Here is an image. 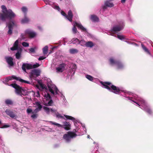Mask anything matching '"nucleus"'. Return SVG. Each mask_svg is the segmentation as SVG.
Returning <instances> with one entry per match:
<instances>
[{
    "instance_id": "obj_29",
    "label": "nucleus",
    "mask_w": 153,
    "mask_h": 153,
    "mask_svg": "<svg viewBox=\"0 0 153 153\" xmlns=\"http://www.w3.org/2000/svg\"><path fill=\"white\" fill-rule=\"evenodd\" d=\"M79 40L77 38H74L71 40V43L73 44L78 45L79 44Z\"/></svg>"
},
{
    "instance_id": "obj_19",
    "label": "nucleus",
    "mask_w": 153,
    "mask_h": 153,
    "mask_svg": "<svg viewBox=\"0 0 153 153\" xmlns=\"http://www.w3.org/2000/svg\"><path fill=\"white\" fill-rule=\"evenodd\" d=\"M26 68L27 69L32 68V65L29 64L23 63L22 65V69L24 72H26Z\"/></svg>"
},
{
    "instance_id": "obj_43",
    "label": "nucleus",
    "mask_w": 153,
    "mask_h": 153,
    "mask_svg": "<svg viewBox=\"0 0 153 153\" xmlns=\"http://www.w3.org/2000/svg\"><path fill=\"white\" fill-rule=\"evenodd\" d=\"M22 45L25 47H28L29 45V44L26 42H23L22 43Z\"/></svg>"
},
{
    "instance_id": "obj_25",
    "label": "nucleus",
    "mask_w": 153,
    "mask_h": 153,
    "mask_svg": "<svg viewBox=\"0 0 153 153\" xmlns=\"http://www.w3.org/2000/svg\"><path fill=\"white\" fill-rule=\"evenodd\" d=\"M90 19L93 21L97 22L99 21L98 17L95 15H91L90 17Z\"/></svg>"
},
{
    "instance_id": "obj_51",
    "label": "nucleus",
    "mask_w": 153,
    "mask_h": 153,
    "mask_svg": "<svg viewBox=\"0 0 153 153\" xmlns=\"http://www.w3.org/2000/svg\"><path fill=\"white\" fill-rule=\"evenodd\" d=\"M126 0H121V2L122 3H124L125 2Z\"/></svg>"
},
{
    "instance_id": "obj_13",
    "label": "nucleus",
    "mask_w": 153,
    "mask_h": 153,
    "mask_svg": "<svg viewBox=\"0 0 153 153\" xmlns=\"http://www.w3.org/2000/svg\"><path fill=\"white\" fill-rule=\"evenodd\" d=\"M124 26L123 22H122L119 25L114 26L111 29V31L116 32L117 31H120L123 28Z\"/></svg>"
},
{
    "instance_id": "obj_42",
    "label": "nucleus",
    "mask_w": 153,
    "mask_h": 153,
    "mask_svg": "<svg viewBox=\"0 0 153 153\" xmlns=\"http://www.w3.org/2000/svg\"><path fill=\"white\" fill-rule=\"evenodd\" d=\"M22 12L24 13H25L27 11V8L25 7H22Z\"/></svg>"
},
{
    "instance_id": "obj_39",
    "label": "nucleus",
    "mask_w": 153,
    "mask_h": 153,
    "mask_svg": "<svg viewBox=\"0 0 153 153\" xmlns=\"http://www.w3.org/2000/svg\"><path fill=\"white\" fill-rule=\"evenodd\" d=\"M32 114H32L31 116V117L32 119H36L37 118V116H38V114H36V113H32Z\"/></svg>"
},
{
    "instance_id": "obj_8",
    "label": "nucleus",
    "mask_w": 153,
    "mask_h": 153,
    "mask_svg": "<svg viewBox=\"0 0 153 153\" xmlns=\"http://www.w3.org/2000/svg\"><path fill=\"white\" fill-rule=\"evenodd\" d=\"M49 123L51 124L57 126L58 127H61L64 128L65 130H69L70 128V125L69 122L65 121L63 123V125H61L53 121H50Z\"/></svg>"
},
{
    "instance_id": "obj_6",
    "label": "nucleus",
    "mask_w": 153,
    "mask_h": 153,
    "mask_svg": "<svg viewBox=\"0 0 153 153\" xmlns=\"http://www.w3.org/2000/svg\"><path fill=\"white\" fill-rule=\"evenodd\" d=\"M43 109L48 114H49L51 113L54 116H56L57 118H63V116L59 113L56 110L50 108L46 106L43 107Z\"/></svg>"
},
{
    "instance_id": "obj_16",
    "label": "nucleus",
    "mask_w": 153,
    "mask_h": 153,
    "mask_svg": "<svg viewBox=\"0 0 153 153\" xmlns=\"http://www.w3.org/2000/svg\"><path fill=\"white\" fill-rule=\"evenodd\" d=\"M34 104L35 105V107H37V108L33 111V113H37L40 111L42 108V106L39 102H36Z\"/></svg>"
},
{
    "instance_id": "obj_35",
    "label": "nucleus",
    "mask_w": 153,
    "mask_h": 153,
    "mask_svg": "<svg viewBox=\"0 0 153 153\" xmlns=\"http://www.w3.org/2000/svg\"><path fill=\"white\" fill-rule=\"evenodd\" d=\"M29 20L28 18L25 17L24 19H22L21 22L22 23H27Z\"/></svg>"
},
{
    "instance_id": "obj_23",
    "label": "nucleus",
    "mask_w": 153,
    "mask_h": 153,
    "mask_svg": "<svg viewBox=\"0 0 153 153\" xmlns=\"http://www.w3.org/2000/svg\"><path fill=\"white\" fill-rule=\"evenodd\" d=\"M19 42L18 40H16L13 44V46L10 48L12 51L17 50L18 49Z\"/></svg>"
},
{
    "instance_id": "obj_1",
    "label": "nucleus",
    "mask_w": 153,
    "mask_h": 153,
    "mask_svg": "<svg viewBox=\"0 0 153 153\" xmlns=\"http://www.w3.org/2000/svg\"><path fill=\"white\" fill-rule=\"evenodd\" d=\"M64 116L67 119L73 121L76 127V129H74L72 131H69L67 134L64 135L63 138L65 142L69 143L72 138L75 137L77 136L76 133L78 132L81 134H83L86 133V129L85 126L80 123L78 120L68 115H64Z\"/></svg>"
},
{
    "instance_id": "obj_7",
    "label": "nucleus",
    "mask_w": 153,
    "mask_h": 153,
    "mask_svg": "<svg viewBox=\"0 0 153 153\" xmlns=\"http://www.w3.org/2000/svg\"><path fill=\"white\" fill-rule=\"evenodd\" d=\"M109 62L111 65L116 66L118 69H122L124 67L123 65L120 62L116 60L113 57L110 58Z\"/></svg>"
},
{
    "instance_id": "obj_21",
    "label": "nucleus",
    "mask_w": 153,
    "mask_h": 153,
    "mask_svg": "<svg viewBox=\"0 0 153 153\" xmlns=\"http://www.w3.org/2000/svg\"><path fill=\"white\" fill-rule=\"evenodd\" d=\"M41 73V71L39 69H35L32 71V73L30 74V77L31 78H33V75H36V76H38L40 75Z\"/></svg>"
},
{
    "instance_id": "obj_33",
    "label": "nucleus",
    "mask_w": 153,
    "mask_h": 153,
    "mask_svg": "<svg viewBox=\"0 0 153 153\" xmlns=\"http://www.w3.org/2000/svg\"><path fill=\"white\" fill-rule=\"evenodd\" d=\"M5 103L7 105H11L13 104V101L9 99L6 100L5 101Z\"/></svg>"
},
{
    "instance_id": "obj_10",
    "label": "nucleus",
    "mask_w": 153,
    "mask_h": 153,
    "mask_svg": "<svg viewBox=\"0 0 153 153\" xmlns=\"http://www.w3.org/2000/svg\"><path fill=\"white\" fill-rule=\"evenodd\" d=\"M74 26L72 28V31L74 33H75L77 31V30L76 28L75 25H76L78 28L80 29L82 31L84 32H87L86 29L80 23H78L76 22H74L73 24Z\"/></svg>"
},
{
    "instance_id": "obj_11",
    "label": "nucleus",
    "mask_w": 153,
    "mask_h": 153,
    "mask_svg": "<svg viewBox=\"0 0 153 153\" xmlns=\"http://www.w3.org/2000/svg\"><path fill=\"white\" fill-rule=\"evenodd\" d=\"M61 13L62 16H64L69 21L71 22L72 21L73 15L71 10H70L68 11L67 15L63 11H61Z\"/></svg>"
},
{
    "instance_id": "obj_20",
    "label": "nucleus",
    "mask_w": 153,
    "mask_h": 153,
    "mask_svg": "<svg viewBox=\"0 0 153 153\" xmlns=\"http://www.w3.org/2000/svg\"><path fill=\"white\" fill-rule=\"evenodd\" d=\"M14 76V75L12 76H9L7 78L4 79H2V81L3 82V83H5V84H7L8 85L10 86V85H8L7 83L9 82L10 80H11L12 79H15V78H14L13 76Z\"/></svg>"
},
{
    "instance_id": "obj_41",
    "label": "nucleus",
    "mask_w": 153,
    "mask_h": 153,
    "mask_svg": "<svg viewBox=\"0 0 153 153\" xmlns=\"http://www.w3.org/2000/svg\"><path fill=\"white\" fill-rule=\"evenodd\" d=\"M40 65L38 63H36V64H33V65H32V68H37Z\"/></svg>"
},
{
    "instance_id": "obj_24",
    "label": "nucleus",
    "mask_w": 153,
    "mask_h": 153,
    "mask_svg": "<svg viewBox=\"0 0 153 153\" xmlns=\"http://www.w3.org/2000/svg\"><path fill=\"white\" fill-rule=\"evenodd\" d=\"M13 77L15 78V79L17 80H19V81L22 82H23L29 84H31V83L29 82L22 79L19 77H17L16 76H13Z\"/></svg>"
},
{
    "instance_id": "obj_15",
    "label": "nucleus",
    "mask_w": 153,
    "mask_h": 153,
    "mask_svg": "<svg viewBox=\"0 0 153 153\" xmlns=\"http://www.w3.org/2000/svg\"><path fill=\"white\" fill-rule=\"evenodd\" d=\"M5 59L9 67L13 66V59L11 57L6 56L5 57Z\"/></svg>"
},
{
    "instance_id": "obj_46",
    "label": "nucleus",
    "mask_w": 153,
    "mask_h": 153,
    "mask_svg": "<svg viewBox=\"0 0 153 153\" xmlns=\"http://www.w3.org/2000/svg\"><path fill=\"white\" fill-rule=\"evenodd\" d=\"M46 58V57H44L43 56H41L39 57V58L38 59V60H41L44 59Z\"/></svg>"
},
{
    "instance_id": "obj_44",
    "label": "nucleus",
    "mask_w": 153,
    "mask_h": 153,
    "mask_svg": "<svg viewBox=\"0 0 153 153\" xmlns=\"http://www.w3.org/2000/svg\"><path fill=\"white\" fill-rule=\"evenodd\" d=\"M117 38L120 40H122L124 39V37L123 35H117Z\"/></svg>"
},
{
    "instance_id": "obj_17",
    "label": "nucleus",
    "mask_w": 153,
    "mask_h": 153,
    "mask_svg": "<svg viewBox=\"0 0 153 153\" xmlns=\"http://www.w3.org/2000/svg\"><path fill=\"white\" fill-rule=\"evenodd\" d=\"M114 5L112 2L108 1H105L104 5H102V7L103 9H106L107 7H113Z\"/></svg>"
},
{
    "instance_id": "obj_9",
    "label": "nucleus",
    "mask_w": 153,
    "mask_h": 153,
    "mask_svg": "<svg viewBox=\"0 0 153 153\" xmlns=\"http://www.w3.org/2000/svg\"><path fill=\"white\" fill-rule=\"evenodd\" d=\"M47 86L49 91L53 94L56 95L58 94L59 90L56 86L51 82L48 83Z\"/></svg>"
},
{
    "instance_id": "obj_48",
    "label": "nucleus",
    "mask_w": 153,
    "mask_h": 153,
    "mask_svg": "<svg viewBox=\"0 0 153 153\" xmlns=\"http://www.w3.org/2000/svg\"><path fill=\"white\" fill-rule=\"evenodd\" d=\"M9 126H10L8 125H4L1 127V128H7L9 127Z\"/></svg>"
},
{
    "instance_id": "obj_32",
    "label": "nucleus",
    "mask_w": 153,
    "mask_h": 153,
    "mask_svg": "<svg viewBox=\"0 0 153 153\" xmlns=\"http://www.w3.org/2000/svg\"><path fill=\"white\" fill-rule=\"evenodd\" d=\"M44 97L47 100H49L51 98L49 94L47 93L44 94Z\"/></svg>"
},
{
    "instance_id": "obj_31",
    "label": "nucleus",
    "mask_w": 153,
    "mask_h": 153,
    "mask_svg": "<svg viewBox=\"0 0 153 153\" xmlns=\"http://www.w3.org/2000/svg\"><path fill=\"white\" fill-rule=\"evenodd\" d=\"M48 47L47 46H45L42 49L43 52L44 54H46L48 51Z\"/></svg>"
},
{
    "instance_id": "obj_54",
    "label": "nucleus",
    "mask_w": 153,
    "mask_h": 153,
    "mask_svg": "<svg viewBox=\"0 0 153 153\" xmlns=\"http://www.w3.org/2000/svg\"><path fill=\"white\" fill-rule=\"evenodd\" d=\"M96 147L97 149H98V145L97 144H96Z\"/></svg>"
},
{
    "instance_id": "obj_30",
    "label": "nucleus",
    "mask_w": 153,
    "mask_h": 153,
    "mask_svg": "<svg viewBox=\"0 0 153 153\" xmlns=\"http://www.w3.org/2000/svg\"><path fill=\"white\" fill-rule=\"evenodd\" d=\"M69 52L71 53L74 54L77 53L78 51L76 49L72 48L70 50Z\"/></svg>"
},
{
    "instance_id": "obj_53",
    "label": "nucleus",
    "mask_w": 153,
    "mask_h": 153,
    "mask_svg": "<svg viewBox=\"0 0 153 153\" xmlns=\"http://www.w3.org/2000/svg\"><path fill=\"white\" fill-rule=\"evenodd\" d=\"M108 34L109 35H111L113 36V33H111L110 32H109V33H108Z\"/></svg>"
},
{
    "instance_id": "obj_3",
    "label": "nucleus",
    "mask_w": 153,
    "mask_h": 153,
    "mask_svg": "<svg viewBox=\"0 0 153 153\" xmlns=\"http://www.w3.org/2000/svg\"><path fill=\"white\" fill-rule=\"evenodd\" d=\"M1 8L2 11L4 13V14H3L0 13V19L2 21H4L8 18L11 19L15 16V14L12 12V10L10 9L7 10L5 6L4 5H2Z\"/></svg>"
},
{
    "instance_id": "obj_49",
    "label": "nucleus",
    "mask_w": 153,
    "mask_h": 153,
    "mask_svg": "<svg viewBox=\"0 0 153 153\" xmlns=\"http://www.w3.org/2000/svg\"><path fill=\"white\" fill-rule=\"evenodd\" d=\"M36 96L37 97H40V94L39 91H37L36 93Z\"/></svg>"
},
{
    "instance_id": "obj_45",
    "label": "nucleus",
    "mask_w": 153,
    "mask_h": 153,
    "mask_svg": "<svg viewBox=\"0 0 153 153\" xmlns=\"http://www.w3.org/2000/svg\"><path fill=\"white\" fill-rule=\"evenodd\" d=\"M53 103V101L52 100H50L48 102L47 105L51 106Z\"/></svg>"
},
{
    "instance_id": "obj_47",
    "label": "nucleus",
    "mask_w": 153,
    "mask_h": 153,
    "mask_svg": "<svg viewBox=\"0 0 153 153\" xmlns=\"http://www.w3.org/2000/svg\"><path fill=\"white\" fill-rule=\"evenodd\" d=\"M30 51L31 53H34L35 51V48H32L30 49Z\"/></svg>"
},
{
    "instance_id": "obj_40",
    "label": "nucleus",
    "mask_w": 153,
    "mask_h": 153,
    "mask_svg": "<svg viewBox=\"0 0 153 153\" xmlns=\"http://www.w3.org/2000/svg\"><path fill=\"white\" fill-rule=\"evenodd\" d=\"M33 110L31 108H27V113L28 114H29L30 113H33Z\"/></svg>"
},
{
    "instance_id": "obj_38",
    "label": "nucleus",
    "mask_w": 153,
    "mask_h": 153,
    "mask_svg": "<svg viewBox=\"0 0 153 153\" xmlns=\"http://www.w3.org/2000/svg\"><path fill=\"white\" fill-rule=\"evenodd\" d=\"M86 42L83 40H81L80 41H79V44L81 46H84L86 45Z\"/></svg>"
},
{
    "instance_id": "obj_37",
    "label": "nucleus",
    "mask_w": 153,
    "mask_h": 153,
    "mask_svg": "<svg viewBox=\"0 0 153 153\" xmlns=\"http://www.w3.org/2000/svg\"><path fill=\"white\" fill-rule=\"evenodd\" d=\"M89 80L91 81H92L93 80L94 78L91 76L87 75L85 76Z\"/></svg>"
},
{
    "instance_id": "obj_52",
    "label": "nucleus",
    "mask_w": 153,
    "mask_h": 153,
    "mask_svg": "<svg viewBox=\"0 0 153 153\" xmlns=\"http://www.w3.org/2000/svg\"><path fill=\"white\" fill-rule=\"evenodd\" d=\"M39 84L40 85V86L42 87V88H43V84L41 83H39Z\"/></svg>"
},
{
    "instance_id": "obj_2",
    "label": "nucleus",
    "mask_w": 153,
    "mask_h": 153,
    "mask_svg": "<svg viewBox=\"0 0 153 153\" xmlns=\"http://www.w3.org/2000/svg\"><path fill=\"white\" fill-rule=\"evenodd\" d=\"M101 83L104 88L107 89L110 91L116 94H120L122 96L128 98V100H131V97L128 96L130 94L129 92L120 89L118 87L112 85L109 82H101Z\"/></svg>"
},
{
    "instance_id": "obj_55",
    "label": "nucleus",
    "mask_w": 153,
    "mask_h": 153,
    "mask_svg": "<svg viewBox=\"0 0 153 153\" xmlns=\"http://www.w3.org/2000/svg\"><path fill=\"white\" fill-rule=\"evenodd\" d=\"M55 48H56V47H53V48H52V50L54 49Z\"/></svg>"
},
{
    "instance_id": "obj_12",
    "label": "nucleus",
    "mask_w": 153,
    "mask_h": 153,
    "mask_svg": "<svg viewBox=\"0 0 153 153\" xmlns=\"http://www.w3.org/2000/svg\"><path fill=\"white\" fill-rule=\"evenodd\" d=\"M16 26V24L13 21H10L7 23V26L8 29V30L7 32L8 34L9 35L11 34L12 33L13 28Z\"/></svg>"
},
{
    "instance_id": "obj_34",
    "label": "nucleus",
    "mask_w": 153,
    "mask_h": 153,
    "mask_svg": "<svg viewBox=\"0 0 153 153\" xmlns=\"http://www.w3.org/2000/svg\"><path fill=\"white\" fill-rule=\"evenodd\" d=\"M21 51H19L16 54V58L17 59H19L21 56Z\"/></svg>"
},
{
    "instance_id": "obj_4",
    "label": "nucleus",
    "mask_w": 153,
    "mask_h": 153,
    "mask_svg": "<svg viewBox=\"0 0 153 153\" xmlns=\"http://www.w3.org/2000/svg\"><path fill=\"white\" fill-rule=\"evenodd\" d=\"M135 99L138 101L137 102L134 101L133 100L132 101L136 103L140 107V108L146 111L149 114H151L152 113V111L149 106L143 99L138 97L136 98H135Z\"/></svg>"
},
{
    "instance_id": "obj_22",
    "label": "nucleus",
    "mask_w": 153,
    "mask_h": 153,
    "mask_svg": "<svg viewBox=\"0 0 153 153\" xmlns=\"http://www.w3.org/2000/svg\"><path fill=\"white\" fill-rule=\"evenodd\" d=\"M6 114L9 116L11 118H13L15 117L16 115L14 114L13 111L9 109H7L5 111Z\"/></svg>"
},
{
    "instance_id": "obj_5",
    "label": "nucleus",
    "mask_w": 153,
    "mask_h": 153,
    "mask_svg": "<svg viewBox=\"0 0 153 153\" xmlns=\"http://www.w3.org/2000/svg\"><path fill=\"white\" fill-rule=\"evenodd\" d=\"M10 85L15 89V92L17 95L21 96L27 95V90L17 84L13 83Z\"/></svg>"
},
{
    "instance_id": "obj_27",
    "label": "nucleus",
    "mask_w": 153,
    "mask_h": 153,
    "mask_svg": "<svg viewBox=\"0 0 153 153\" xmlns=\"http://www.w3.org/2000/svg\"><path fill=\"white\" fill-rule=\"evenodd\" d=\"M141 45L142 46V47L143 48V50L147 53L148 54H149L150 55H151V54L150 53V52L149 51L148 49V48H147L143 44H141Z\"/></svg>"
},
{
    "instance_id": "obj_28",
    "label": "nucleus",
    "mask_w": 153,
    "mask_h": 153,
    "mask_svg": "<svg viewBox=\"0 0 153 153\" xmlns=\"http://www.w3.org/2000/svg\"><path fill=\"white\" fill-rule=\"evenodd\" d=\"M94 45L93 43L91 41L86 42L85 46L91 48Z\"/></svg>"
},
{
    "instance_id": "obj_56",
    "label": "nucleus",
    "mask_w": 153,
    "mask_h": 153,
    "mask_svg": "<svg viewBox=\"0 0 153 153\" xmlns=\"http://www.w3.org/2000/svg\"><path fill=\"white\" fill-rule=\"evenodd\" d=\"M89 137H90V136L89 135H88V136H87V137L88 138H89Z\"/></svg>"
},
{
    "instance_id": "obj_26",
    "label": "nucleus",
    "mask_w": 153,
    "mask_h": 153,
    "mask_svg": "<svg viewBox=\"0 0 153 153\" xmlns=\"http://www.w3.org/2000/svg\"><path fill=\"white\" fill-rule=\"evenodd\" d=\"M70 68L72 70V72H73V74L74 75L76 68V65L75 64H72L70 66Z\"/></svg>"
},
{
    "instance_id": "obj_57",
    "label": "nucleus",
    "mask_w": 153,
    "mask_h": 153,
    "mask_svg": "<svg viewBox=\"0 0 153 153\" xmlns=\"http://www.w3.org/2000/svg\"><path fill=\"white\" fill-rule=\"evenodd\" d=\"M39 29H41V28H40L39 27Z\"/></svg>"
},
{
    "instance_id": "obj_14",
    "label": "nucleus",
    "mask_w": 153,
    "mask_h": 153,
    "mask_svg": "<svg viewBox=\"0 0 153 153\" xmlns=\"http://www.w3.org/2000/svg\"><path fill=\"white\" fill-rule=\"evenodd\" d=\"M65 65L64 63H62L56 68V72L57 73L62 72L65 69Z\"/></svg>"
},
{
    "instance_id": "obj_18",
    "label": "nucleus",
    "mask_w": 153,
    "mask_h": 153,
    "mask_svg": "<svg viewBox=\"0 0 153 153\" xmlns=\"http://www.w3.org/2000/svg\"><path fill=\"white\" fill-rule=\"evenodd\" d=\"M25 32L26 34H28L31 38H33L36 35V33L30 29L27 30Z\"/></svg>"
},
{
    "instance_id": "obj_36",
    "label": "nucleus",
    "mask_w": 153,
    "mask_h": 153,
    "mask_svg": "<svg viewBox=\"0 0 153 153\" xmlns=\"http://www.w3.org/2000/svg\"><path fill=\"white\" fill-rule=\"evenodd\" d=\"M52 7H53L54 9L58 10V11H60V9L59 7V6L57 5L53 4L52 6Z\"/></svg>"
},
{
    "instance_id": "obj_50",
    "label": "nucleus",
    "mask_w": 153,
    "mask_h": 153,
    "mask_svg": "<svg viewBox=\"0 0 153 153\" xmlns=\"http://www.w3.org/2000/svg\"><path fill=\"white\" fill-rule=\"evenodd\" d=\"M44 0V1H45V0ZM46 0V3L47 2V3H46V4H49L50 5H51V2L50 1H49V2L47 1V0Z\"/></svg>"
}]
</instances>
